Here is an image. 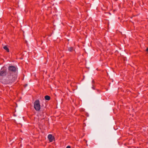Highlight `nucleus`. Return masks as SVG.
<instances>
[{
    "label": "nucleus",
    "mask_w": 148,
    "mask_h": 148,
    "mask_svg": "<svg viewBox=\"0 0 148 148\" xmlns=\"http://www.w3.org/2000/svg\"><path fill=\"white\" fill-rule=\"evenodd\" d=\"M8 69L9 70V66L8 67Z\"/></svg>",
    "instance_id": "obj_13"
},
{
    "label": "nucleus",
    "mask_w": 148,
    "mask_h": 148,
    "mask_svg": "<svg viewBox=\"0 0 148 148\" xmlns=\"http://www.w3.org/2000/svg\"><path fill=\"white\" fill-rule=\"evenodd\" d=\"M44 119V118H43L42 119Z\"/></svg>",
    "instance_id": "obj_15"
},
{
    "label": "nucleus",
    "mask_w": 148,
    "mask_h": 148,
    "mask_svg": "<svg viewBox=\"0 0 148 148\" xmlns=\"http://www.w3.org/2000/svg\"><path fill=\"white\" fill-rule=\"evenodd\" d=\"M146 51L147 52H148V48H147L146 49Z\"/></svg>",
    "instance_id": "obj_12"
},
{
    "label": "nucleus",
    "mask_w": 148,
    "mask_h": 148,
    "mask_svg": "<svg viewBox=\"0 0 148 148\" xmlns=\"http://www.w3.org/2000/svg\"><path fill=\"white\" fill-rule=\"evenodd\" d=\"M45 98L46 100H49L50 99V97L48 95H46L45 97Z\"/></svg>",
    "instance_id": "obj_5"
},
{
    "label": "nucleus",
    "mask_w": 148,
    "mask_h": 148,
    "mask_svg": "<svg viewBox=\"0 0 148 148\" xmlns=\"http://www.w3.org/2000/svg\"><path fill=\"white\" fill-rule=\"evenodd\" d=\"M92 82L93 83H94L95 82L93 80H92Z\"/></svg>",
    "instance_id": "obj_11"
},
{
    "label": "nucleus",
    "mask_w": 148,
    "mask_h": 148,
    "mask_svg": "<svg viewBox=\"0 0 148 148\" xmlns=\"http://www.w3.org/2000/svg\"><path fill=\"white\" fill-rule=\"evenodd\" d=\"M97 91H99V90H98V89H97Z\"/></svg>",
    "instance_id": "obj_14"
},
{
    "label": "nucleus",
    "mask_w": 148,
    "mask_h": 148,
    "mask_svg": "<svg viewBox=\"0 0 148 148\" xmlns=\"http://www.w3.org/2000/svg\"><path fill=\"white\" fill-rule=\"evenodd\" d=\"M18 68L16 66L12 65L10 64V83L14 82L17 78V73L18 72Z\"/></svg>",
    "instance_id": "obj_1"
},
{
    "label": "nucleus",
    "mask_w": 148,
    "mask_h": 148,
    "mask_svg": "<svg viewBox=\"0 0 148 148\" xmlns=\"http://www.w3.org/2000/svg\"><path fill=\"white\" fill-rule=\"evenodd\" d=\"M34 108L37 111H39L40 109V103L39 100H36L34 103Z\"/></svg>",
    "instance_id": "obj_2"
},
{
    "label": "nucleus",
    "mask_w": 148,
    "mask_h": 148,
    "mask_svg": "<svg viewBox=\"0 0 148 148\" xmlns=\"http://www.w3.org/2000/svg\"><path fill=\"white\" fill-rule=\"evenodd\" d=\"M48 138L50 142H53L55 139L54 136L51 134H49L48 135Z\"/></svg>",
    "instance_id": "obj_4"
},
{
    "label": "nucleus",
    "mask_w": 148,
    "mask_h": 148,
    "mask_svg": "<svg viewBox=\"0 0 148 148\" xmlns=\"http://www.w3.org/2000/svg\"><path fill=\"white\" fill-rule=\"evenodd\" d=\"M92 88L94 90L95 89V88L93 85H92Z\"/></svg>",
    "instance_id": "obj_9"
},
{
    "label": "nucleus",
    "mask_w": 148,
    "mask_h": 148,
    "mask_svg": "<svg viewBox=\"0 0 148 148\" xmlns=\"http://www.w3.org/2000/svg\"><path fill=\"white\" fill-rule=\"evenodd\" d=\"M68 50L69 51H71L73 50V48L72 47H70L69 48Z\"/></svg>",
    "instance_id": "obj_7"
},
{
    "label": "nucleus",
    "mask_w": 148,
    "mask_h": 148,
    "mask_svg": "<svg viewBox=\"0 0 148 148\" xmlns=\"http://www.w3.org/2000/svg\"><path fill=\"white\" fill-rule=\"evenodd\" d=\"M66 148H71L70 146H68Z\"/></svg>",
    "instance_id": "obj_8"
},
{
    "label": "nucleus",
    "mask_w": 148,
    "mask_h": 148,
    "mask_svg": "<svg viewBox=\"0 0 148 148\" xmlns=\"http://www.w3.org/2000/svg\"><path fill=\"white\" fill-rule=\"evenodd\" d=\"M8 81H7V82H6V83L7 84H8L9 82V80H7Z\"/></svg>",
    "instance_id": "obj_10"
},
{
    "label": "nucleus",
    "mask_w": 148,
    "mask_h": 148,
    "mask_svg": "<svg viewBox=\"0 0 148 148\" xmlns=\"http://www.w3.org/2000/svg\"><path fill=\"white\" fill-rule=\"evenodd\" d=\"M3 48L4 49L6 50L7 52L9 51V49L8 48V47H7L6 46H4L3 47Z\"/></svg>",
    "instance_id": "obj_6"
},
{
    "label": "nucleus",
    "mask_w": 148,
    "mask_h": 148,
    "mask_svg": "<svg viewBox=\"0 0 148 148\" xmlns=\"http://www.w3.org/2000/svg\"><path fill=\"white\" fill-rule=\"evenodd\" d=\"M7 74V70L3 68L1 69L0 71V79H2V77L6 75Z\"/></svg>",
    "instance_id": "obj_3"
}]
</instances>
